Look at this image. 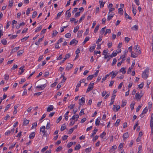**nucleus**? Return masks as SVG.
I'll return each instance as SVG.
<instances>
[{
	"label": "nucleus",
	"instance_id": "nucleus-48",
	"mask_svg": "<svg viewBox=\"0 0 153 153\" xmlns=\"http://www.w3.org/2000/svg\"><path fill=\"white\" fill-rule=\"evenodd\" d=\"M37 14V12L35 11H34L33 13V15H32L33 18H35L36 17Z\"/></svg>",
	"mask_w": 153,
	"mask_h": 153
},
{
	"label": "nucleus",
	"instance_id": "nucleus-17",
	"mask_svg": "<svg viewBox=\"0 0 153 153\" xmlns=\"http://www.w3.org/2000/svg\"><path fill=\"white\" fill-rule=\"evenodd\" d=\"M35 133L34 132H32L29 135V138L30 139H33L35 137Z\"/></svg>",
	"mask_w": 153,
	"mask_h": 153
},
{
	"label": "nucleus",
	"instance_id": "nucleus-38",
	"mask_svg": "<svg viewBox=\"0 0 153 153\" xmlns=\"http://www.w3.org/2000/svg\"><path fill=\"white\" fill-rule=\"evenodd\" d=\"M125 16L126 17V19H131V17H130L128 15L126 12H125Z\"/></svg>",
	"mask_w": 153,
	"mask_h": 153
},
{
	"label": "nucleus",
	"instance_id": "nucleus-52",
	"mask_svg": "<svg viewBox=\"0 0 153 153\" xmlns=\"http://www.w3.org/2000/svg\"><path fill=\"white\" fill-rule=\"evenodd\" d=\"M65 36L66 38H69L71 36V34L69 33H67L65 35Z\"/></svg>",
	"mask_w": 153,
	"mask_h": 153
},
{
	"label": "nucleus",
	"instance_id": "nucleus-49",
	"mask_svg": "<svg viewBox=\"0 0 153 153\" xmlns=\"http://www.w3.org/2000/svg\"><path fill=\"white\" fill-rule=\"evenodd\" d=\"M37 126V124L36 122L34 123L33 124V126L31 127V128L33 129V128H36Z\"/></svg>",
	"mask_w": 153,
	"mask_h": 153
},
{
	"label": "nucleus",
	"instance_id": "nucleus-57",
	"mask_svg": "<svg viewBox=\"0 0 153 153\" xmlns=\"http://www.w3.org/2000/svg\"><path fill=\"white\" fill-rule=\"evenodd\" d=\"M146 108L147 107H146L144 109L142 113L144 114L146 113V112L148 111V109Z\"/></svg>",
	"mask_w": 153,
	"mask_h": 153
},
{
	"label": "nucleus",
	"instance_id": "nucleus-60",
	"mask_svg": "<svg viewBox=\"0 0 153 153\" xmlns=\"http://www.w3.org/2000/svg\"><path fill=\"white\" fill-rule=\"evenodd\" d=\"M50 126H51L50 124V123H49L48 122L47 123V126H46V129H48L49 128H50Z\"/></svg>",
	"mask_w": 153,
	"mask_h": 153
},
{
	"label": "nucleus",
	"instance_id": "nucleus-18",
	"mask_svg": "<svg viewBox=\"0 0 153 153\" xmlns=\"http://www.w3.org/2000/svg\"><path fill=\"white\" fill-rule=\"evenodd\" d=\"M66 126L65 124H63L61 126V131H62L64 130L66 128Z\"/></svg>",
	"mask_w": 153,
	"mask_h": 153
},
{
	"label": "nucleus",
	"instance_id": "nucleus-34",
	"mask_svg": "<svg viewBox=\"0 0 153 153\" xmlns=\"http://www.w3.org/2000/svg\"><path fill=\"white\" fill-rule=\"evenodd\" d=\"M100 122V119L97 118L95 121V125L96 126H98Z\"/></svg>",
	"mask_w": 153,
	"mask_h": 153
},
{
	"label": "nucleus",
	"instance_id": "nucleus-63",
	"mask_svg": "<svg viewBox=\"0 0 153 153\" xmlns=\"http://www.w3.org/2000/svg\"><path fill=\"white\" fill-rule=\"evenodd\" d=\"M74 130L72 128H71L68 131V134H71L73 132V131Z\"/></svg>",
	"mask_w": 153,
	"mask_h": 153
},
{
	"label": "nucleus",
	"instance_id": "nucleus-43",
	"mask_svg": "<svg viewBox=\"0 0 153 153\" xmlns=\"http://www.w3.org/2000/svg\"><path fill=\"white\" fill-rule=\"evenodd\" d=\"M102 36H100L96 42V44H99L98 43L102 40Z\"/></svg>",
	"mask_w": 153,
	"mask_h": 153
},
{
	"label": "nucleus",
	"instance_id": "nucleus-14",
	"mask_svg": "<svg viewBox=\"0 0 153 153\" xmlns=\"http://www.w3.org/2000/svg\"><path fill=\"white\" fill-rule=\"evenodd\" d=\"M53 108V107L52 105H50L48 106L47 109V111L50 112L52 111Z\"/></svg>",
	"mask_w": 153,
	"mask_h": 153
},
{
	"label": "nucleus",
	"instance_id": "nucleus-21",
	"mask_svg": "<svg viewBox=\"0 0 153 153\" xmlns=\"http://www.w3.org/2000/svg\"><path fill=\"white\" fill-rule=\"evenodd\" d=\"M126 68H122L120 70V72H122L123 74L126 73V71H125Z\"/></svg>",
	"mask_w": 153,
	"mask_h": 153
},
{
	"label": "nucleus",
	"instance_id": "nucleus-4",
	"mask_svg": "<svg viewBox=\"0 0 153 153\" xmlns=\"http://www.w3.org/2000/svg\"><path fill=\"white\" fill-rule=\"evenodd\" d=\"M94 83H92V82H91L90 84L88 85V88L86 92L88 93L90 91L92 90V89L94 88Z\"/></svg>",
	"mask_w": 153,
	"mask_h": 153
},
{
	"label": "nucleus",
	"instance_id": "nucleus-40",
	"mask_svg": "<svg viewBox=\"0 0 153 153\" xmlns=\"http://www.w3.org/2000/svg\"><path fill=\"white\" fill-rule=\"evenodd\" d=\"M42 26H40L39 27L35 29V32H36L40 31L42 29Z\"/></svg>",
	"mask_w": 153,
	"mask_h": 153
},
{
	"label": "nucleus",
	"instance_id": "nucleus-61",
	"mask_svg": "<svg viewBox=\"0 0 153 153\" xmlns=\"http://www.w3.org/2000/svg\"><path fill=\"white\" fill-rule=\"evenodd\" d=\"M11 105L10 104H8L7 105L6 108L5 109L4 111H6L10 106Z\"/></svg>",
	"mask_w": 153,
	"mask_h": 153
},
{
	"label": "nucleus",
	"instance_id": "nucleus-1",
	"mask_svg": "<svg viewBox=\"0 0 153 153\" xmlns=\"http://www.w3.org/2000/svg\"><path fill=\"white\" fill-rule=\"evenodd\" d=\"M149 73V69L147 68L142 74V77L144 79H146L148 77V74Z\"/></svg>",
	"mask_w": 153,
	"mask_h": 153
},
{
	"label": "nucleus",
	"instance_id": "nucleus-9",
	"mask_svg": "<svg viewBox=\"0 0 153 153\" xmlns=\"http://www.w3.org/2000/svg\"><path fill=\"white\" fill-rule=\"evenodd\" d=\"M73 65L68 63V65L67 66L65 70L67 71H69L73 67Z\"/></svg>",
	"mask_w": 153,
	"mask_h": 153
},
{
	"label": "nucleus",
	"instance_id": "nucleus-41",
	"mask_svg": "<svg viewBox=\"0 0 153 153\" xmlns=\"http://www.w3.org/2000/svg\"><path fill=\"white\" fill-rule=\"evenodd\" d=\"M1 42L4 45H5L7 44V41L5 39H3L1 40Z\"/></svg>",
	"mask_w": 153,
	"mask_h": 153
},
{
	"label": "nucleus",
	"instance_id": "nucleus-44",
	"mask_svg": "<svg viewBox=\"0 0 153 153\" xmlns=\"http://www.w3.org/2000/svg\"><path fill=\"white\" fill-rule=\"evenodd\" d=\"M62 149V146H59L57 147V149H56V151L58 152L61 150Z\"/></svg>",
	"mask_w": 153,
	"mask_h": 153
},
{
	"label": "nucleus",
	"instance_id": "nucleus-39",
	"mask_svg": "<svg viewBox=\"0 0 153 153\" xmlns=\"http://www.w3.org/2000/svg\"><path fill=\"white\" fill-rule=\"evenodd\" d=\"M58 33V32L56 30H54L52 33V36H56Z\"/></svg>",
	"mask_w": 153,
	"mask_h": 153
},
{
	"label": "nucleus",
	"instance_id": "nucleus-27",
	"mask_svg": "<svg viewBox=\"0 0 153 153\" xmlns=\"http://www.w3.org/2000/svg\"><path fill=\"white\" fill-rule=\"evenodd\" d=\"M81 147V146L79 144H78L76 145L74 148V150H78Z\"/></svg>",
	"mask_w": 153,
	"mask_h": 153
},
{
	"label": "nucleus",
	"instance_id": "nucleus-54",
	"mask_svg": "<svg viewBox=\"0 0 153 153\" xmlns=\"http://www.w3.org/2000/svg\"><path fill=\"white\" fill-rule=\"evenodd\" d=\"M13 0H11L10 1L9 6L11 7L13 4Z\"/></svg>",
	"mask_w": 153,
	"mask_h": 153
},
{
	"label": "nucleus",
	"instance_id": "nucleus-58",
	"mask_svg": "<svg viewBox=\"0 0 153 153\" xmlns=\"http://www.w3.org/2000/svg\"><path fill=\"white\" fill-rule=\"evenodd\" d=\"M62 82H61L59 83V84L58 85L57 87V89H59L60 88L62 84Z\"/></svg>",
	"mask_w": 153,
	"mask_h": 153
},
{
	"label": "nucleus",
	"instance_id": "nucleus-35",
	"mask_svg": "<svg viewBox=\"0 0 153 153\" xmlns=\"http://www.w3.org/2000/svg\"><path fill=\"white\" fill-rule=\"evenodd\" d=\"M91 150V147L85 149V152L87 153L90 152Z\"/></svg>",
	"mask_w": 153,
	"mask_h": 153
},
{
	"label": "nucleus",
	"instance_id": "nucleus-12",
	"mask_svg": "<svg viewBox=\"0 0 153 153\" xmlns=\"http://www.w3.org/2000/svg\"><path fill=\"white\" fill-rule=\"evenodd\" d=\"M78 41L76 40L75 39H74L70 42V45H71L74 44H76L78 43Z\"/></svg>",
	"mask_w": 153,
	"mask_h": 153
},
{
	"label": "nucleus",
	"instance_id": "nucleus-22",
	"mask_svg": "<svg viewBox=\"0 0 153 153\" xmlns=\"http://www.w3.org/2000/svg\"><path fill=\"white\" fill-rule=\"evenodd\" d=\"M94 75H91L89 76L87 78L88 80H91L93 78Z\"/></svg>",
	"mask_w": 153,
	"mask_h": 153
},
{
	"label": "nucleus",
	"instance_id": "nucleus-29",
	"mask_svg": "<svg viewBox=\"0 0 153 153\" xmlns=\"http://www.w3.org/2000/svg\"><path fill=\"white\" fill-rule=\"evenodd\" d=\"M123 10L122 8H119L118 9V13L122 15L123 14Z\"/></svg>",
	"mask_w": 153,
	"mask_h": 153
},
{
	"label": "nucleus",
	"instance_id": "nucleus-42",
	"mask_svg": "<svg viewBox=\"0 0 153 153\" xmlns=\"http://www.w3.org/2000/svg\"><path fill=\"white\" fill-rule=\"evenodd\" d=\"M62 12H63V11L62 12H60L58 13L57 16L55 18L56 19H59V17L61 16V14H62Z\"/></svg>",
	"mask_w": 153,
	"mask_h": 153
},
{
	"label": "nucleus",
	"instance_id": "nucleus-11",
	"mask_svg": "<svg viewBox=\"0 0 153 153\" xmlns=\"http://www.w3.org/2000/svg\"><path fill=\"white\" fill-rule=\"evenodd\" d=\"M70 56V55L69 53L67 54L65 56V57L63 58V59L61 62V63H63L65 60L69 58Z\"/></svg>",
	"mask_w": 153,
	"mask_h": 153
},
{
	"label": "nucleus",
	"instance_id": "nucleus-50",
	"mask_svg": "<svg viewBox=\"0 0 153 153\" xmlns=\"http://www.w3.org/2000/svg\"><path fill=\"white\" fill-rule=\"evenodd\" d=\"M150 124H151V125L153 124V113L151 117Z\"/></svg>",
	"mask_w": 153,
	"mask_h": 153
},
{
	"label": "nucleus",
	"instance_id": "nucleus-5",
	"mask_svg": "<svg viewBox=\"0 0 153 153\" xmlns=\"http://www.w3.org/2000/svg\"><path fill=\"white\" fill-rule=\"evenodd\" d=\"M135 64V61H133L131 67H129L128 68V70L127 71V73L129 74L131 72V70L132 69L133 67H134Z\"/></svg>",
	"mask_w": 153,
	"mask_h": 153
},
{
	"label": "nucleus",
	"instance_id": "nucleus-53",
	"mask_svg": "<svg viewBox=\"0 0 153 153\" xmlns=\"http://www.w3.org/2000/svg\"><path fill=\"white\" fill-rule=\"evenodd\" d=\"M73 143L72 142L69 143L67 145V146L68 148L70 147L73 145Z\"/></svg>",
	"mask_w": 153,
	"mask_h": 153
},
{
	"label": "nucleus",
	"instance_id": "nucleus-47",
	"mask_svg": "<svg viewBox=\"0 0 153 153\" xmlns=\"http://www.w3.org/2000/svg\"><path fill=\"white\" fill-rule=\"evenodd\" d=\"M62 116H60L58 119L56 120V122L57 123H59V121L62 120Z\"/></svg>",
	"mask_w": 153,
	"mask_h": 153
},
{
	"label": "nucleus",
	"instance_id": "nucleus-13",
	"mask_svg": "<svg viewBox=\"0 0 153 153\" xmlns=\"http://www.w3.org/2000/svg\"><path fill=\"white\" fill-rule=\"evenodd\" d=\"M113 106V109L114 111L115 109H116V111H118V110L120 108V105H114Z\"/></svg>",
	"mask_w": 153,
	"mask_h": 153
},
{
	"label": "nucleus",
	"instance_id": "nucleus-64",
	"mask_svg": "<svg viewBox=\"0 0 153 153\" xmlns=\"http://www.w3.org/2000/svg\"><path fill=\"white\" fill-rule=\"evenodd\" d=\"M48 148V146H45L41 150V152H45Z\"/></svg>",
	"mask_w": 153,
	"mask_h": 153
},
{
	"label": "nucleus",
	"instance_id": "nucleus-26",
	"mask_svg": "<svg viewBox=\"0 0 153 153\" xmlns=\"http://www.w3.org/2000/svg\"><path fill=\"white\" fill-rule=\"evenodd\" d=\"M110 76V74H108L105 75V77L102 79V80L101 81V82L103 83V81H105L107 77Z\"/></svg>",
	"mask_w": 153,
	"mask_h": 153
},
{
	"label": "nucleus",
	"instance_id": "nucleus-2",
	"mask_svg": "<svg viewBox=\"0 0 153 153\" xmlns=\"http://www.w3.org/2000/svg\"><path fill=\"white\" fill-rule=\"evenodd\" d=\"M45 126H43L41 127L40 131L41 132H42L43 136L46 137L48 134L47 132L46 131H45Z\"/></svg>",
	"mask_w": 153,
	"mask_h": 153
},
{
	"label": "nucleus",
	"instance_id": "nucleus-8",
	"mask_svg": "<svg viewBox=\"0 0 153 153\" xmlns=\"http://www.w3.org/2000/svg\"><path fill=\"white\" fill-rule=\"evenodd\" d=\"M134 51L135 52L134 54L137 56L140 54L141 53V51H140V50L139 47L137 49L135 50Z\"/></svg>",
	"mask_w": 153,
	"mask_h": 153
},
{
	"label": "nucleus",
	"instance_id": "nucleus-56",
	"mask_svg": "<svg viewBox=\"0 0 153 153\" xmlns=\"http://www.w3.org/2000/svg\"><path fill=\"white\" fill-rule=\"evenodd\" d=\"M28 37H29L28 36L27 37H24L23 39H21V41L22 42H25V41L28 39Z\"/></svg>",
	"mask_w": 153,
	"mask_h": 153
},
{
	"label": "nucleus",
	"instance_id": "nucleus-30",
	"mask_svg": "<svg viewBox=\"0 0 153 153\" xmlns=\"http://www.w3.org/2000/svg\"><path fill=\"white\" fill-rule=\"evenodd\" d=\"M79 26L77 25L74 28V33H76L78 31L79 28Z\"/></svg>",
	"mask_w": 153,
	"mask_h": 153
},
{
	"label": "nucleus",
	"instance_id": "nucleus-55",
	"mask_svg": "<svg viewBox=\"0 0 153 153\" xmlns=\"http://www.w3.org/2000/svg\"><path fill=\"white\" fill-rule=\"evenodd\" d=\"M117 61V59H116V58H114L113 59V61L112 62V65L113 66L115 64Z\"/></svg>",
	"mask_w": 153,
	"mask_h": 153
},
{
	"label": "nucleus",
	"instance_id": "nucleus-46",
	"mask_svg": "<svg viewBox=\"0 0 153 153\" xmlns=\"http://www.w3.org/2000/svg\"><path fill=\"white\" fill-rule=\"evenodd\" d=\"M24 51L23 50L19 51H18L17 52V55L18 56H19L20 55L22 54L23 53Z\"/></svg>",
	"mask_w": 153,
	"mask_h": 153
},
{
	"label": "nucleus",
	"instance_id": "nucleus-23",
	"mask_svg": "<svg viewBox=\"0 0 153 153\" xmlns=\"http://www.w3.org/2000/svg\"><path fill=\"white\" fill-rule=\"evenodd\" d=\"M97 130H98L97 129H94L93 131L92 134L91 135V137H94V136L95 134H96V133L97 132Z\"/></svg>",
	"mask_w": 153,
	"mask_h": 153
},
{
	"label": "nucleus",
	"instance_id": "nucleus-32",
	"mask_svg": "<svg viewBox=\"0 0 153 153\" xmlns=\"http://www.w3.org/2000/svg\"><path fill=\"white\" fill-rule=\"evenodd\" d=\"M99 3L100 4V7H104L105 3L101 1H100Z\"/></svg>",
	"mask_w": 153,
	"mask_h": 153
},
{
	"label": "nucleus",
	"instance_id": "nucleus-3",
	"mask_svg": "<svg viewBox=\"0 0 153 153\" xmlns=\"http://www.w3.org/2000/svg\"><path fill=\"white\" fill-rule=\"evenodd\" d=\"M42 82H43V85H41L40 86H37L36 87V88H41V90H43L46 86V83L47 81L45 79H43L42 80Z\"/></svg>",
	"mask_w": 153,
	"mask_h": 153
},
{
	"label": "nucleus",
	"instance_id": "nucleus-15",
	"mask_svg": "<svg viewBox=\"0 0 153 153\" xmlns=\"http://www.w3.org/2000/svg\"><path fill=\"white\" fill-rule=\"evenodd\" d=\"M129 137V135L128 134V132L126 133H124L123 136V139L124 140H126V139Z\"/></svg>",
	"mask_w": 153,
	"mask_h": 153
},
{
	"label": "nucleus",
	"instance_id": "nucleus-31",
	"mask_svg": "<svg viewBox=\"0 0 153 153\" xmlns=\"http://www.w3.org/2000/svg\"><path fill=\"white\" fill-rule=\"evenodd\" d=\"M89 39L90 38L88 36L86 37L83 42V45H84L87 41L89 40Z\"/></svg>",
	"mask_w": 153,
	"mask_h": 153
},
{
	"label": "nucleus",
	"instance_id": "nucleus-37",
	"mask_svg": "<svg viewBox=\"0 0 153 153\" xmlns=\"http://www.w3.org/2000/svg\"><path fill=\"white\" fill-rule=\"evenodd\" d=\"M120 121V119H118L117 120L116 123L115 124V126H117L119 125V123Z\"/></svg>",
	"mask_w": 153,
	"mask_h": 153
},
{
	"label": "nucleus",
	"instance_id": "nucleus-20",
	"mask_svg": "<svg viewBox=\"0 0 153 153\" xmlns=\"http://www.w3.org/2000/svg\"><path fill=\"white\" fill-rule=\"evenodd\" d=\"M131 29L132 30H137L138 29V26L137 25H135L133 26L131 28Z\"/></svg>",
	"mask_w": 153,
	"mask_h": 153
},
{
	"label": "nucleus",
	"instance_id": "nucleus-25",
	"mask_svg": "<svg viewBox=\"0 0 153 153\" xmlns=\"http://www.w3.org/2000/svg\"><path fill=\"white\" fill-rule=\"evenodd\" d=\"M105 28L106 27H105L102 28L101 30L100 31V34H101L102 35L104 33L105 30Z\"/></svg>",
	"mask_w": 153,
	"mask_h": 153
},
{
	"label": "nucleus",
	"instance_id": "nucleus-51",
	"mask_svg": "<svg viewBox=\"0 0 153 153\" xmlns=\"http://www.w3.org/2000/svg\"><path fill=\"white\" fill-rule=\"evenodd\" d=\"M75 105V104H71L70 106H69L68 107L70 108V109H71L74 107Z\"/></svg>",
	"mask_w": 153,
	"mask_h": 153
},
{
	"label": "nucleus",
	"instance_id": "nucleus-10",
	"mask_svg": "<svg viewBox=\"0 0 153 153\" xmlns=\"http://www.w3.org/2000/svg\"><path fill=\"white\" fill-rule=\"evenodd\" d=\"M142 96V95L140 94H140L136 93L135 94V98L137 99L140 100V99L141 97Z\"/></svg>",
	"mask_w": 153,
	"mask_h": 153
},
{
	"label": "nucleus",
	"instance_id": "nucleus-36",
	"mask_svg": "<svg viewBox=\"0 0 153 153\" xmlns=\"http://www.w3.org/2000/svg\"><path fill=\"white\" fill-rule=\"evenodd\" d=\"M29 121L27 120L26 119H24V121L23 122L24 124L25 125H27L29 123Z\"/></svg>",
	"mask_w": 153,
	"mask_h": 153
},
{
	"label": "nucleus",
	"instance_id": "nucleus-59",
	"mask_svg": "<svg viewBox=\"0 0 153 153\" xmlns=\"http://www.w3.org/2000/svg\"><path fill=\"white\" fill-rule=\"evenodd\" d=\"M84 109H82L80 112L79 113V116H81L82 115V113H83V114H84L85 113H84Z\"/></svg>",
	"mask_w": 153,
	"mask_h": 153
},
{
	"label": "nucleus",
	"instance_id": "nucleus-7",
	"mask_svg": "<svg viewBox=\"0 0 153 153\" xmlns=\"http://www.w3.org/2000/svg\"><path fill=\"white\" fill-rule=\"evenodd\" d=\"M85 98L84 97H82V98L79 100V101L80 102V101H81V102H79V105H84L85 103Z\"/></svg>",
	"mask_w": 153,
	"mask_h": 153
},
{
	"label": "nucleus",
	"instance_id": "nucleus-62",
	"mask_svg": "<svg viewBox=\"0 0 153 153\" xmlns=\"http://www.w3.org/2000/svg\"><path fill=\"white\" fill-rule=\"evenodd\" d=\"M27 94V91L26 89H25L24 90L23 93L22 94V96H24L25 95H26Z\"/></svg>",
	"mask_w": 153,
	"mask_h": 153
},
{
	"label": "nucleus",
	"instance_id": "nucleus-24",
	"mask_svg": "<svg viewBox=\"0 0 153 153\" xmlns=\"http://www.w3.org/2000/svg\"><path fill=\"white\" fill-rule=\"evenodd\" d=\"M71 8H70L69 9L67 10L66 12V14H68L67 15V17L68 18H69L71 17V14L70 13V12H69V10H70Z\"/></svg>",
	"mask_w": 153,
	"mask_h": 153
},
{
	"label": "nucleus",
	"instance_id": "nucleus-19",
	"mask_svg": "<svg viewBox=\"0 0 153 153\" xmlns=\"http://www.w3.org/2000/svg\"><path fill=\"white\" fill-rule=\"evenodd\" d=\"M19 48V47H15L14 48L12 49L11 51V52H16L17 50H18Z\"/></svg>",
	"mask_w": 153,
	"mask_h": 153
},
{
	"label": "nucleus",
	"instance_id": "nucleus-6",
	"mask_svg": "<svg viewBox=\"0 0 153 153\" xmlns=\"http://www.w3.org/2000/svg\"><path fill=\"white\" fill-rule=\"evenodd\" d=\"M118 74V72L116 71H115V72H114L113 71H112L109 74H110H110H112L111 78H114Z\"/></svg>",
	"mask_w": 153,
	"mask_h": 153
},
{
	"label": "nucleus",
	"instance_id": "nucleus-45",
	"mask_svg": "<svg viewBox=\"0 0 153 153\" xmlns=\"http://www.w3.org/2000/svg\"><path fill=\"white\" fill-rule=\"evenodd\" d=\"M43 79H41V80H38L36 82V83H39V84H41L42 85H43L44 82H42V80Z\"/></svg>",
	"mask_w": 153,
	"mask_h": 153
},
{
	"label": "nucleus",
	"instance_id": "nucleus-28",
	"mask_svg": "<svg viewBox=\"0 0 153 153\" xmlns=\"http://www.w3.org/2000/svg\"><path fill=\"white\" fill-rule=\"evenodd\" d=\"M85 16V14H84L80 18V19L79 21V23L81 22L82 20L84 19Z\"/></svg>",
	"mask_w": 153,
	"mask_h": 153
},
{
	"label": "nucleus",
	"instance_id": "nucleus-16",
	"mask_svg": "<svg viewBox=\"0 0 153 153\" xmlns=\"http://www.w3.org/2000/svg\"><path fill=\"white\" fill-rule=\"evenodd\" d=\"M24 67L25 66H23L19 68L20 70H21V72L19 73V75H21L24 72L25 69H24Z\"/></svg>",
	"mask_w": 153,
	"mask_h": 153
},
{
	"label": "nucleus",
	"instance_id": "nucleus-33",
	"mask_svg": "<svg viewBox=\"0 0 153 153\" xmlns=\"http://www.w3.org/2000/svg\"><path fill=\"white\" fill-rule=\"evenodd\" d=\"M114 14H113L111 16H108L107 20L109 21L113 17Z\"/></svg>",
	"mask_w": 153,
	"mask_h": 153
}]
</instances>
